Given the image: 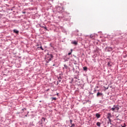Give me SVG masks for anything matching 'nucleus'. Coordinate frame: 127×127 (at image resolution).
<instances>
[{"mask_svg": "<svg viewBox=\"0 0 127 127\" xmlns=\"http://www.w3.org/2000/svg\"><path fill=\"white\" fill-rule=\"evenodd\" d=\"M52 100H54V101H56L57 98L56 97H54V98H52Z\"/></svg>", "mask_w": 127, "mask_h": 127, "instance_id": "obj_12", "label": "nucleus"}, {"mask_svg": "<svg viewBox=\"0 0 127 127\" xmlns=\"http://www.w3.org/2000/svg\"><path fill=\"white\" fill-rule=\"evenodd\" d=\"M96 118H97V119H99V118H101V115H100L98 113H97L96 114Z\"/></svg>", "mask_w": 127, "mask_h": 127, "instance_id": "obj_5", "label": "nucleus"}, {"mask_svg": "<svg viewBox=\"0 0 127 127\" xmlns=\"http://www.w3.org/2000/svg\"><path fill=\"white\" fill-rule=\"evenodd\" d=\"M50 56L51 59H52L53 58V55H52V54L50 55Z\"/></svg>", "mask_w": 127, "mask_h": 127, "instance_id": "obj_13", "label": "nucleus"}, {"mask_svg": "<svg viewBox=\"0 0 127 127\" xmlns=\"http://www.w3.org/2000/svg\"><path fill=\"white\" fill-rule=\"evenodd\" d=\"M40 48V49H41V50H43V48H42V46H41Z\"/></svg>", "mask_w": 127, "mask_h": 127, "instance_id": "obj_16", "label": "nucleus"}, {"mask_svg": "<svg viewBox=\"0 0 127 127\" xmlns=\"http://www.w3.org/2000/svg\"><path fill=\"white\" fill-rule=\"evenodd\" d=\"M70 123L71 125L72 124V120H70Z\"/></svg>", "mask_w": 127, "mask_h": 127, "instance_id": "obj_17", "label": "nucleus"}, {"mask_svg": "<svg viewBox=\"0 0 127 127\" xmlns=\"http://www.w3.org/2000/svg\"><path fill=\"white\" fill-rule=\"evenodd\" d=\"M88 68L86 66L83 67V70L84 71H87Z\"/></svg>", "mask_w": 127, "mask_h": 127, "instance_id": "obj_9", "label": "nucleus"}, {"mask_svg": "<svg viewBox=\"0 0 127 127\" xmlns=\"http://www.w3.org/2000/svg\"><path fill=\"white\" fill-rule=\"evenodd\" d=\"M52 60V59H51V58H50L49 59V61H51Z\"/></svg>", "mask_w": 127, "mask_h": 127, "instance_id": "obj_18", "label": "nucleus"}, {"mask_svg": "<svg viewBox=\"0 0 127 127\" xmlns=\"http://www.w3.org/2000/svg\"><path fill=\"white\" fill-rule=\"evenodd\" d=\"M72 44H74V45H77V44H78V43H77V42L76 41H73L72 42H71Z\"/></svg>", "mask_w": 127, "mask_h": 127, "instance_id": "obj_6", "label": "nucleus"}, {"mask_svg": "<svg viewBox=\"0 0 127 127\" xmlns=\"http://www.w3.org/2000/svg\"><path fill=\"white\" fill-rule=\"evenodd\" d=\"M23 13H25V12H23Z\"/></svg>", "mask_w": 127, "mask_h": 127, "instance_id": "obj_22", "label": "nucleus"}, {"mask_svg": "<svg viewBox=\"0 0 127 127\" xmlns=\"http://www.w3.org/2000/svg\"><path fill=\"white\" fill-rule=\"evenodd\" d=\"M58 79H59V81H57V85H58L59 84V83L61 82V80H62V78H61V76H60L59 78H58Z\"/></svg>", "mask_w": 127, "mask_h": 127, "instance_id": "obj_3", "label": "nucleus"}, {"mask_svg": "<svg viewBox=\"0 0 127 127\" xmlns=\"http://www.w3.org/2000/svg\"><path fill=\"white\" fill-rule=\"evenodd\" d=\"M13 32H14L15 33H16L17 34H18V33L19 32V31L14 29V30H13Z\"/></svg>", "mask_w": 127, "mask_h": 127, "instance_id": "obj_7", "label": "nucleus"}, {"mask_svg": "<svg viewBox=\"0 0 127 127\" xmlns=\"http://www.w3.org/2000/svg\"><path fill=\"white\" fill-rule=\"evenodd\" d=\"M90 38L93 39L94 38V36L92 35H90Z\"/></svg>", "mask_w": 127, "mask_h": 127, "instance_id": "obj_15", "label": "nucleus"}, {"mask_svg": "<svg viewBox=\"0 0 127 127\" xmlns=\"http://www.w3.org/2000/svg\"><path fill=\"white\" fill-rule=\"evenodd\" d=\"M100 96H103V93L98 92L97 94V97H100Z\"/></svg>", "mask_w": 127, "mask_h": 127, "instance_id": "obj_4", "label": "nucleus"}, {"mask_svg": "<svg viewBox=\"0 0 127 127\" xmlns=\"http://www.w3.org/2000/svg\"><path fill=\"white\" fill-rule=\"evenodd\" d=\"M96 125H97V127H101V123L100 122H97L96 123Z\"/></svg>", "mask_w": 127, "mask_h": 127, "instance_id": "obj_8", "label": "nucleus"}, {"mask_svg": "<svg viewBox=\"0 0 127 127\" xmlns=\"http://www.w3.org/2000/svg\"><path fill=\"white\" fill-rule=\"evenodd\" d=\"M71 52L70 53H68V55H71V54H72V51H73V50H71Z\"/></svg>", "mask_w": 127, "mask_h": 127, "instance_id": "obj_11", "label": "nucleus"}, {"mask_svg": "<svg viewBox=\"0 0 127 127\" xmlns=\"http://www.w3.org/2000/svg\"><path fill=\"white\" fill-rule=\"evenodd\" d=\"M111 118H112V114L111 113H108L107 114V119L109 121V123H112V120H111Z\"/></svg>", "mask_w": 127, "mask_h": 127, "instance_id": "obj_2", "label": "nucleus"}, {"mask_svg": "<svg viewBox=\"0 0 127 127\" xmlns=\"http://www.w3.org/2000/svg\"><path fill=\"white\" fill-rule=\"evenodd\" d=\"M42 27H43V28H44V29H46V30H47V27H46V26H42Z\"/></svg>", "mask_w": 127, "mask_h": 127, "instance_id": "obj_10", "label": "nucleus"}, {"mask_svg": "<svg viewBox=\"0 0 127 127\" xmlns=\"http://www.w3.org/2000/svg\"><path fill=\"white\" fill-rule=\"evenodd\" d=\"M75 127V124H71V127Z\"/></svg>", "mask_w": 127, "mask_h": 127, "instance_id": "obj_14", "label": "nucleus"}, {"mask_svg": "<svg viewBox=\"0 0 127 127\" xmlns=\"http://www.w3.org/2000/svg\"><path fill=\"white\" fill-rule=\"evenodd\" d=\"M111 110V111H112V112H115L116 113H118V112H119V110H120V108L118 105H114L113 108H112Z\"/></svg>", "mask_w": 127, "mask_h": 127, "instance_id": "obj_1", "label": "nucleus"}, {"mask_svg": "<svg viewBox=\"0 0 127 127\" xmlns=\"http://www.w3.org/2000/svg\"><path fill=\"white\" fill-rule=\"evenodd\" d=\"M43 120H44V121H45V118H43Z\"/></svg>", "mask_w": 127, "mask_h": 127, "instance_id": "obj_21", "label": "nucleus"}, {"mask_svg": "<svg viewBox=\"0 0 127 127\" xmlns=\"http://www.w3.org/2000/svg\"><path fill=\"white\" fill-rule=\"evenodd\" d=\"M126 127V124H124V125L123 126H122V127Z\"/></svg>", "mask_w": 127, "mask_h": 127, "instance_id": "obj_19", "label": "nucleus"}, {"mask_svg": "<svg viewBox=\"0 0 127 127\" xmlns=\"http://www.w3.org/2000/svg\"><path fill=\"white\" fill-rule=\"evenodd\" d=\"M108 66H111V65L110 64V63H108Z\"/></svg>", "mask_w": 127, "mask_h": 127, "instance_id": "obj_20", "label": "nucleus"}]
</instances>
